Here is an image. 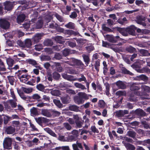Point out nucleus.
<instances>
[{
  "label": "nucleus",
  "instance_id": "obj_1",
  "mask_svg": "<svg viewBox=\"0 0 150 150\" xmlns=\"http://www.w3.org/2000/svg\"><path fill=\"white\" fill-rule=\"evenodd\" d=\"M28 71L25 68H21L16 73V74L21 81L26 83L31 78V76L28 74Z\"/></svg>",
  "mask_w": 150,
  "mask_h": 150
},
{
  "label": "nucleus",
  "instance_id": "obj_2",
  "mask_svg": "<svg viewBox=\"0 0 150 150\" xmlns=\"http://www.w3.org/2000/svg\"><path fill=\"white\" fill-rule=\"evenodd\" d=\"M78 96H75L74 100L75 103L78 105L82 104L84 101V100L89 99V97H92L91 95L87 94L84 92H79Z\"/></svg>",
  "mask_w": 150,
  "mask_h": 150
},
{
  "label": "nucleus",
  "instance_id": "obj_3",
  "mask_svg": "<svg viewBox=\"0 0 150 150\" xmlns=\"http://www.w3.org/2000/svg\"><path fill=\"white\" fill-rule=\"evenodd\" d=\"M141 88L140 86L137 83H131L130 85V89L132 91L136 92L137 95L142 96L140 93L138 92L137 91L139 90Z\"/></svg>",
  "mask_w": 150,
  "mask_h": 150
},
{
  "label": "nucleus",
  "instance_id": "obj_4",
  "mask_svg": "<svg viewBox=\"0 0 150 150\" xmlns=\"http://www.w3.org/2000/svg\"><path fill=\"white\" fill-rule=\"evenodd\" d=\"M132 67L138 72L143 73L148 71V69L145 67L140 69L141 65L139 63H134L132 65Z\"/></svg>",
  "mask_w": 150,
  "mask_h": 150
},
{
  "label": "nucleus",
  "instance_id": "obj_5",
  "mask_svg": "<svg viewBox=\"0 0 150 150\" xmlns=\"http://www.w3.org/2000/svg\"><path fill=\"white\" fill-rule=\"evenodd\" d=\"M112 29L114 30H116L118 31L123 36H128V34L127 33V28H121L118 27L113 28Z\"/></svg>",
  "mask_w": 150,
  "mask_h": 150
},
{
  "label": "nucleus",
  "instance_id": "obj_6",
  "mask_svg": "<svg viewBox=\"0 0 150 150\" xmlns=\"http://www.w3.org/2000/svg\"><path fill=\"white\" fill-rule=\"evenodd\" d=\"M10 24L7 21L3 19H0V27L4 29H7L9 28Z\"/></svg>",
  "mask_w": 150,
  "mask_h": 150
},
{
  "label": "nucleus",
  "instance_id": "obj_7",
  "mask_svg": "<svg viewBox=\"0 0 150 150\" xmlns=\"http://www.w3.org/2000/svg\"><path fill=\"white\" fill-rule=\"evenodd\" d=\"M137 28L134 25H131L127 28V31L128 36L129 35H136L135 30Z\"/></svg>",
  "mask_w": 150,
  "mask_h": 150
},
{
  "label": "nucleus",
  "instance_id": "obj_8",
  "mask_svg": "<svg viewBox=\"0 0 150 150\" xmlns=\"http://www.w3.org/2000/svg\"><path fill=\"white\" fill-rule=\"evenodd\" d=\"M4 4L5 10L7 11L11 10L14 6L13 3L9 1H5Z\"/></svg>",
  "mask_w": 150,
  "mask_h": 150
},
{
  "label": "nucleus",
  "instance_id": "obj_9",
  "mask_svg": "<svg viewBox=\"0 0 150 150\" xmlns=\"http://www.w3.org/2000/svg\"><path fill=\"white\" fill-rule=\"evenodd\" d=\"M11 141L10 139H5L3 142V146L4 149H9L11 148Z\"/></svg>",
  "mask_w": 150,
  "mask_h": 150
},
{
  "label": "nucleus",
  "instance_id": "obj_10",
  "mask_svg": "<svg viewBox=\"0 0 150 150\" xmlns=\"http://www.w3.org/2000/svg\"><path fill=\"white\" fill-rule=\"evenodd\" d=\"M146 19L145 17L142 16H139L137 18V23L140 25H142L143 26L146 25V23H145Z\"/></svg>",
  "mask_w": 150,
  "mask_h": 150
},
{
  "label": "nucleus",
  "instance_id": "obj_11",
  "mask_svg": "<svg viewBox=\"0 0 150 150\" xmlns=\"http://www.w3.org/2000/svg\"><path fill=\"white\" fill-rule=\"evenodd\" d=\"M108 40L110 42L112 43H115L118 40L121 39L119 36H113L112 35H109L107 37Z\"/></svg>",
  "mask_w": 150,
  "mask_h": 150
},
{
  "label": "nucleus",
  "instance_id": "obj_12",
  "mask_svg": "<svg viewBox=\"0 0 150 150\" xmlns=\"http://www.w3.org/2000/svg\"><path fill=\"white\" fill-rule=\"evenodd\" d=\"M35 120L37 123L40 125H42L43 123H46L48 122V120L44 117H39L35 118Z\"/></svg>",
  "mask_w": 150,
  "mask_h": 150
},
{
  "label": "nucleus",
  "instance_id": "obj_13",
  "mask_svg": "<svg viewBox=\"0 0 150 150\" xmlns=\"http://www.w3.org/2000/svg\"><path fill=\"white\" fill-rule=\"evenodd\" d=\"M62 77L64 79L69 81H75V78L73 76L68 75L67 74L63 73L62 74Z\"/></svg>",
  "mask_w": 150,
  "mask_h": 150
},
{
  "label": "nucleus",
  "instance_id": "obj_14",
  "mask_svg": "<svg viewBox=\"0 0 150 150\" xmlns=\"http://www.w3.org/2000/svg\"><path fill=\"white\" fill-rule=\"evenodd\" d=\"M137 116L141 117H143L146 115V113L142 109L139 108L137 109L135 111H132Z\"/></svg>",
  "mask_w": 150,
  "mask_h": 150
},
{
  "label": "nucleus",
  "instance_id": "obj_15",
  "mask_svg": "<svg viewBox=\"0 0 150 150\" xmlns=\"http://www.w3.org/2000/svg\"><path fill=\"white\" fill-rule=\"evenodd\" d=\"M73 150H83V147L81 143L77 141L76 144H74L72 145Z\"/></svg>",
  "mask_w": 150,
  "mask_h": 150
},
{
  "label": "nucleus",
  "instance_id": "obj_16",
  "mask_svg": "<svg viewBox=\"0 0 150 150\" xmlns=\"http://www.w3.org/2000/svg\"><path fill=\"white\" fill-rule=\"evenodd\" d=\"M73 61L74 64L77 67L80 69H82L83 68L84 64L81 60L75 59Z\"/></svg>",
  "mask_w": 150,
  "mask_h": 150
},
{
  "label": "nucleus",
  "instance_id": "obj_17",
  "mask_svg": "<svg viewBox=\"0 0 150 150\" xmlns=\"http://www.w3.org/2000/svg\"><path fill=\"white\" fill-rule=\"evenodd\" d=\"M76 40V42L79 47L81 48L83 45L86 42L87 40L83 38L77 39L76 38H74Z\"/></svg>",
  "mask_w": 150,
  "mask_h": 150
},
{
  "label": "nucleus",
  "instance_id": "obj_18",
  "mask_svg": "<svg viewBox=\"0 0 150 150\" xmlns=\"http://www.w3.org/2000/svg\"><path fill=\"white\" fill-rule=\"evenodd\" d=\"M116 84L119 89H123L126 88V85L122 81L120 80L116 82Z\"/></svg>",
  "mask_w": 150,
  "mask_h": 150
},
{
  "label": "nucleus",
  "instance_id": "obj_19",
  "mask_svg": "<svg viewBox=\"0 0 150 150\" xmlns=\"http://www.w3.org/2000/svg\"><path fill=\"white\" fill-rule=\"evenodd\" d=\"M42 36L41 34H36L33 38L32 40L35 43H37L41 39Z\"/></svg>",
  "mask_w": 150,
  "mask_h": 150
},
{
  "label": "nucleus",
  "instance_id": "obj_20",
  "mask_svg": "<svg viewBox=\"0 0 150 150\" xmlns=\"http://www.w3.org/2000/svg\"><path fill=\"white\" fill-rule=\"evenodd\" d=\"M124 146L127 150H135V147L133 144L129 143H125Z\"/></svg>",
  "mask_w": 150,
  "mask_h": 150
},
{
  "label": "nucleus",
  "instance_id": "obj_21",
  "mask_svg": "<svg viewBox=\"0 0 150 150\" xmlns=\"http://www.w3.org/2000/svg\"><path fill=\"white\" fill-rule=\"evenodd\" d=\"M25 15L24 14H22L19 15L17 18V22L18 23H20L25 19Z\"/></svg>",
  "mask_w": 150,
  "mask_h": 150
},
{
  "label": "nucleus",
  "instance_id": "obj_22",
  "mask_svg": "<svg viewBox=\"0 0 150 150\" xmlns=\"http://www.w3.org/2000/svg\"><path fill=\"white\" fill-rule=\"evenodd\" d=\"M40 98V96L38 94H35L32 96L29 97V100L31 102L34 101L35 100L38 101V100Z\"/></svg>",
  "mask_w": 150,
  "mask_h": 150
},
{
  "label": "nucleus",
  "instance_id": "obj_23",
  "mask_svg": "<svg viewBox=\"0 0 150 150\" xmlns=\"http://www.w3.org/2000/svg\"><path fill=\"white\" fill-rule=\"evenodd\" d=\"M41 113L43 115L48 117H50L52 116L51 113L47 109H42Z\"/></svg>",
  "mask_w": 150,
  "mask_h": 150
},
{
  "label": "nucleus",
  "instance_id": "obj_24",
  "mask_svg": "<svg viewBox=\"0 0 150 150\" xmlns=\"http://www.w3.org/2000/svg\"><path fill=\"white\" fill-rule=\"evenodd\" d=\"M15 128L11 126L7 127L6 129V131L8 134H11L15 132Z\"/></svg>",
  "mask_w": 150,
  "mask_h": 150
},
{
  "label": "nucleus",
  "instance_id": "obj_25",
  "mask_svg": "<svg viewBox=\"0 0 150 150\" xmlns=\"http://www.w3.org/2000/svg\"><path fill=\"white\" fill-rule=\"evenodd\" d=\"M25 48H30L32 45L31 41L30 39H27L25 40L24 43Z\"/></svg>",
  "mask_w": 150,
  "mask_h": 150
},
{
  "label": "nucleus",
  "instance_id": "obj_26",
  "mask_svg": "<svg viewBox=\"0 0 150 150\" xmlns=\"http://www.w3.org/2000/svg\"><path fill=\"white\" fill-rule=\"evenodd\" d=\"M2 115L3 117L4 123L5 125H6L8 123V122L12 120L11 117L6 115L2 114Z\"/></svg>",
  "mask_w": 150,
  "mask_h": 150
},
{
  "label": "nucleus",
  "instance_id": "obj_27",
  "mask_svg": "<svg viewBox=\"0 0 150 150\" xmlns=\"http://www.w3.org/2000/svg\"><path fill=\"white\" fill-rule=\"evenodd\" d=\"M65 27L69 29L74 30L75 29L76 26L74 23L69 22L67 24L65 25Z\"/></svg>",
  "mask_w": 150,
  "mask_h": 150
},
{
  "label": "nucleus",
  "instance_id": "obj_28",
  "mask_svg": "<svg viewBox=\"0 0 150 150\" xmlns=\"http://www.w3.org/2000/svg\"><path fill=\"white\" fill-rule=\"evenodd\" d=\"M82 56L83 57V61L86 65V66H88L90 62V59L89 56L87 55L84 54L82 55Z\"/></svg>",
  "mask_w": 150,
  "mask_h": 150
},
{
  "label": "nucleus",
  "instance_id": "obj_29",
  "mask_svg": "<svg viewBox=\"0 0 150 150\" xmlns=\"http://www.w3.org/2000/svg\"><path fill=\"white\" fill-rule=\"evenodd\" d=\"M63 38L62 36H57L54 38V40L57 43L63 44L64 42Z\"/></svg>",
  "mask_w": 150,
  "mask_h": 150
},
{
  "label": "nucleus",
  "instance_id": "obj_30",
  "mask_svg": "<svg viewBox=\"0 0 150 150\" xmlns=\"http://www.w3.org/2000/svg\"><path fill=\"white\" fill-rule=\"evenodd\" d=\"M70 97L69 96L67 95L66 96L61 97V99L62 102L64 104H66L69 103Z\"/></svg>",
  "mask_w": 150,
  "mask_h": 150
},
{
  "label": "nucleus",
  "instance_id": "obj_31",
  "mask_svg": "<svg viewBox=\"0 0 150 150\" xmlns=\"http://www.w3.org/2000/svg\"><path fill=\"white\" fill-rule=\"evenodd\" d=\"M31 115L35 116L39 115L37 108L34 107H33L30 110Z\"/></svg>",
  "mask_w": 150,
  "mask_h": 150
},
{
  "label": "nucleus",
  "instance_id": "obj_32",
  "mask_svg": "<svg viewBox=\"0 0 150 150\" xmlns=\"http://www.w3.org/2000/svg\"><path fill=\"white\" fill-rule=\"evenodd\" d=\"M45 45L48 46H51L53 44V42L50 39H47L45 40L43 42Z\"/></svg>",
  "mask_w": 150,
  "mask_h": 150
},
{
  "label": "nucleus",
  "instance_id": "obj_33",
  "mask_svg": "<svg viewBox=\"0 0 150 150\" xmlns=\"http://www.w3.org/2000/svg\"><path fill=\"white\" fill-rule=\"evenodd\" d=\"M75 122L76 128H81L82 127L83 124V122H82L80 120H75Z\"/></svg>",
  "mask_w": 150,
  "mask_h": 150
},
{
  "label": "nucleus",
  "instance_id": "obj_34",
  "mask_svg": "<svg viewBox=\"0 0 150 150\" xmlns=\"http://www.w3.org/2000/svg\"><path fill=\"white\" fill-rule=\"evenodd\" d=\"M6 62L8 65V68L11 70V68L14 63V60L11 58H8L6 60Z\"/></svg>",
  "mask_w": 150,
  "mask_h": 150
},
{
  "label": "nucleus",
  "instance_id": "obj_35",
  "mask_svg": "<svg viewBox=\"0 0 150 150\" xmlns=\"http://www.w3.org/2000/svg\"><path fill=\"white\" fill-rule=\"evenodd\" d=\"M66 72L67 73L74 74H76V71L75 70L73 69V68L71 67H68L66 68Z\"/></svg>",
  "mask_w": 150,
  "mask_h": 150
},
{
  "label": "nucleus",
  "instance_id": "obj_36",
  "mask_svg": "<svg viewBox=\"0 0 150 150\" xmlns=\"http://www.w3.org/2000/svg\"><path fill=\"white\" fill-rule=\"evenodd\" d=\"M136 134V133L133 130H129L127 133V135L133 139L135 137Z\"/></svg>",
  "mask_w": 150,
  "mask_h": 150
},
{
  "label": "nucleus",
  "instance_id": "obj_37",
  "mask_svg": "<svg viewBox=\"0 0 150 150\" xmlns=\"http://www.w3.org/2000/svg\"><path fill=\"white\" fill-rule=\"evenodd\" d=\"M102 30L104 31L108 32L111 33L113 31V30L109 27H107L106 26V24H103L102 25Z\"/></svg>",
  "mask_w": 150,
  "mask_h": 150
},
{
  "label": "nucleus",
  "instance_id": "obj_38",
  "mask_svg": "<svg viewBox=\"0 0 150 150\" xmlns=\"http://www.w3.org/2000/svg\"><path fill=\"white\" fill-rule=\"evenodd\" d=\"M6 70L4 63L2 60L0 59V71H4Z\"/></svg>",
  "mask_w": 150,
  "mask_h": 150
},
{
  "label": "nucleus",
  "instance_id": "obj_39",
  "mask_svg": "<svg viewBox=\"0 0 150 150\" xmlns=\"http://www.w3.org/2000/svg\"><path fill=\"white\" fill-rule=\"evenodd\" d=\"M51 93L52 95L54 96H59L61 95L60 91L57 89H52L51 91Z\"/></svg>",
  "mask_w": 150,
  "mask_h": 150
},
{
  "label": "nucleus",
  "instance_id": "obj_40",
  "mask_svg": "<svg viewBox=\"0 0 150 150\" xmlns=\"http://www.w3.org/2000/svg\"><path fill=\"white\" fill-rule=\"evenodd\" d=\"M74 86L77 88H80L82 90L86 89V88L84 85L81 83L76 82L74 83Z\"/></svg>",
  "mask_w": 150,
  "mask_h": 150
},
{
  "label": "nucleus",
  "instance_id": "obj_41",
  "mask_svg": "<svg viewBox=\"0 0 150 150\" xmlns=\"http://www.w3.org/2000/svg\"><path fill=\"white\" fill-rule=\"evenodd\" d=\"M69 109L75 112H77L79 111V107L75 105H70L69 107Z\"/></svg>",
  "mask_w": 150,
  "mask_h": 150
},
{
  "label": "nucleus",
  "instance_id": "obj_42",
  "mask_svg": "<svg viewBox=\"0 0 150 150\" xmlns=\"http://www.w3.org/2000/svg\"><path fill=\"white\" fill-rule=\"evenodd\" d=\"M80 76L81 77L80 78H75V81H77L79 82H81L82 81H84L85 82H86V77L84 76L83 74H80Z\"/></svg>",
  "mask_w": 150,
  "mask_h": 150
},
{
  "label": "nucleus",
  "instance_id": "obj_43",
  "mask_svg": "<svg viewBox=\"0 0 150 150\" xmlns=\"http://www.w3.org/2000/svg\"><path fill=\"white\" fill-rule=\"evenodd\" d=\"M140 53L143 56H148L150 55L148 50L144 49H141L139 50Z\"/></svg>",
  "mask_w": 150,
  "mask_h": 150
},
{
  "label": "nucleus",
  "instance_id": "obj_44",
  "mask_svg": "<svg viewBox=\"0 0 150 150\" xmlns=\"http://www.w3.org/2000/svg\"><path fill=\"white\" fill-rule=\"evenodd\" d=\"M53 102L54 104L58 108H61L63 107V105L61 103L60 101L58 100L54 99L53 100Z\"/></svg>",
  "mask_w": 150,
  "mask_h": 150
},
{
  "label": "nucleus",
  "instance_id": "obj_45",
  "mask_svg": "<svg viewBox=\"0 0 150 150\" xmlns=\"http://www.w3.org/2000/svg\"><path fill=\"white\" fill-rule=\"evenodd\" d=\"M7 78L10 84L11 85H13L15 81L14 76H7Z\"/></svg>",
  "mask_w": 150,
  "mask_h": 150
},
{
  "label": "nucleus",
  "instance_id": "obj_46",
  "mask_svg": "<svg viewBox=\"0 0 150 150\" xmlns=\"http://www.w3.org/2000/svg\"><path fill=\"white\" fill-rule=\"evenodd\" d=\"M27 62L29 64L35 67L37 64L36 61L33 59H29L27 60Z\"/></svg>",
  "mask_w": 150,
  "mask_h": 150
},
{
  "label": "nucleus",
  "instance_id": "obj_47",
  "mask_svg": "<svg viewBox=\"0 0 150 150\" xmlns=\"http://www.w3.org/2000/svg\"><path fill=\"white\" fill-rule=\"evenodd\" d=\"M52 77L55 80H58L60 77V75L57 72L55 71L52 74Z\"/></svg>",
  "mask_w": 150,
  "mask_h": 150
},
{
  "label": "nucleus",
  "instance_id": "obj_48",
  "mask_svg": "<svg viewBox=\"0 0 150 150\" xmlns=\"http://www.w3.org/2000/svg\"><path fill=\"white\" fill-rule=\"evenodd\" d=\"M100 60L99 59H98L96 61L95 64V68L97 71V72H99V67L100 66Z\"/></svg>",
  "mask_w": 150,
  "mask_h": 150
},
{
  "label": "nucleus",
  "instance_id": "obj_49",
  "mask_svg": "<svg viewBox=\"0 0 150 150\" xmlns=\"http://www.w3.org/2000/svg\"><path fill=\"white\" fill-rule=\"evenodd\" d=\"M126 50L128 52L133 53L135 51L136 49L130 46L126 48Z\"/></svg>",
  "mask_w": 150,
  "mask_h": 150
},
{
  "label": "nucleus",
  "instance_id": "obj_50",
  "mask_svg": "<svg viewBox=\"0 0 150 150\" xmlns=\"http://www.w3.org/2000/svg\"><path fill=\"white\" fill-rule=\"evenodd\" d=\"M54 16L60 22H62L64 21V20L63 18L61 16L59 15L58 13H56L54 15Z\"/></svg>",
  "mask_w": 150,
  "mask_h": 150
},
{
  "label": "nucleus",
  "instance_id": "obj_51",
  "mask_svg": "<svg viewBox=\"0 0 150 150\" xmlns=\"http://www.w3.org/2000/svg\"><path fill=\"white\" fill-rule=\"evenodd\" d=\"M105 103L103 100H99L98 103V106L100 108H103L105 106Z\"/></svg>",
  "mask_w": 150,
  "mask_h": 150
},
{
  "label": "nucleus",
  "instance_id": "obj_52",
  "mask_svg": "<svg viewBox=\"0 0 150 150\" xmlns=\"http://www.w3.org/2000/svg\"><path fill=\"white\" fill-rule=\"evenodd\" d=\"M127 20L126 17H124L123 18H120L117 20V22L119 24L122 25H123L125 22L127 21Z\"/></svg>",
  "mask_w": 150,
  "mask_h": 150
},
{
  "label": "nucleus",
  "instance_id": "obj_53",
  "mask_svg": "<svg viewBox=\"0 0 150 150\" xmlns=\"http://www.w3.org/2000/svg\"><path fill=\"white\" fill-rule=\"evenodd\" d=\"M141 124L146 129H150V126L148 123L146 121H143L141 122Z\"/></svg>",
  "mask_w": 150,
  "mask_h": 150
},
{
  "label": "nucleus",
  "instance_id": "obj_54",
  "mask_svg": "<svg viewBox=\"0 0 150 150\" xmlns=\"http://www.w3.org/2000/svg\"><path fill=\"white\" fill-rule=\"evenodd\" d=\"M70 52V50L68 49L65 48L62 51V54L64 56L66 57L69 54Z\"/></svg>",
  "mask_w": 150,
  "mask_h": 150
},
{
  "label": "nucleus",
  "instance_id": "obj_55",
  "mask_svg": "<svg viewBox=\"0 0 150 150\" xmlns=\"http://www.w3.org/2000/svg\"><path fill=\"white\" fill-rule=\"evenodd\" d=\"M86 50L89 53H90L92 51L94 50V47L93 46L90 45L85 47Z\"/></svg>",
  "mask_w": 150,
  "mask_h": 150
},
{
  "label": "nucleus",
  "instance_id": "obj_56",
  "mask_svg": "<svg viewBox=\"0 0 150 150\" xmlns=\"http://www.w3.org/2000/svg\"><path fill=\"white\" fill-rule=\"evenodd\" d=\"M68 45L70 47L74 48L76 46V43L75 41L71 42V41H68L67 42Z\"/></svg>",
  "mask_w": 150,
  "mask_h": 150
},
{
  "label": "nucleus",
  "instance_id": "obj_57",
  "mask_svg": "<svg viewBox=\"0 0 150 150\" xmlns=\"http://www.w3.org/2000/svg\"><path fill=\"white\" fill-rule=\"evenodd\" d=\"M105 88L106 91H105V93H106V94L108 96L109 94H110V93L109 92L110 91V85L108 83L107 84H105Z\"/></svg>",
  "mask_w": 150,
  "mask_h": 150
},
{
  "label": "nucleus",
  "instance_id": "obj_58",
  "mask_svg": "<svg viewBox=\"0 0 150 150\" xmlns=\"http://www.w3.org/2000/svg\"><path fill=\"white\" fill-rule=\"evenodd\" d=\"M22 88L23 91L26 93H31L32 91V88H27L25 87H22Z\"/></svg>",
  "mask_w": 150,
  "mask_h": 150
},
{
  "label": "nucleus",
  "instance_id": "obj_59",
  "mask_svg": "<svg viewBox=\"0 0 150 150\" xmlns=\"http://www.w3.org/2000/svg\"><path fill=\"white\" fill-rule=\"evenodd\" d=\"M139 77L141 80L145 81H147L148 80V77L146 75L142 74L139 76Z\"/></svg>",
  "mask_w": 150,
  "mask_h": 150
},
{
  "label": "nucleus",
  "instance_id": "obj_60",
  "mask_svg": "<svg viewBox=\"0 0 150 150\" xmlns=\"http://www.w3.org/2000/svg\"><path fill=\"white\" fill-rule=\"evenodd\" d=\"M122 73L123 74H127L130 75H132V73L130 72L129 71L127 70L125 68L123 67L122 69Z\"/></svg>",
  "mask_w": 150,
  "mask_h": 150
},
{
  "label": "nucleus",
  "instance_id": "obj_61",
  "mask_svg": "<svg viewBox=\"0 0 150 150\" xmlns=\"http://www.w3.org/2000/svg\"><path fill=\"white\" fill-rule=\"evenodd\" d=\"M76 136L74 135H71L68 137V140L70 142L76 141L77 139Z\"/></svg>",
  "mask_w": 150,
  "mask_h": 150
},
{
  "label": "nucleus",
  "instance_id": "obj_62",
  "mask_svg": "<svg viewBox=\"0 0 150 150\" xmlns=\"http://www.w3.org/2000/svg\"><path fill=\"white\" fill-rule=\"evenodd\" d=\"M116 115L118 117H123L124 115L123 113V110H120L119 111H117L116 112Z\"/></svg>",
  "mask_w": 150,
  "mask_h": 150
},
{
  "label": "nucleus",
  "instance_id": "obj_63",
  "mask_svg": "<svg viewBox=\"0 0 150 150\" xmlns=\"http://www.w3.org/2000/svg\"><path fill=\"white\" fill-rule=\"evenodd\" d=\"M20 97L22 99L24 100H29L30 96H26L24 94V93L21 95H20Z\"/></svg>",
  "mask_w": 150,
  "mask_h": 150
},
{
  "label": "nucleus",
  "instance_id": "obj_64",
  "mask_svg": "<svg viewBox=\"0 0 150 150\" xmlns=\"http://www.w3.org/2000/svg\"><path fill=\"white\" fill-rule=\"evenodd\" d=\"M54 57L56 59L59 60L62 59V56L59 53H56Z\"/></svg>",
  "mask_w": 150,
  "mask_h": 150
}]
</instances>
